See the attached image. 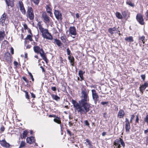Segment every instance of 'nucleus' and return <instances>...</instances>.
Instances as JSON below:
<instances>
[{
    "label": "nucleus",
    "mask_w": 148,
    "mask_h": 148,
    "mask_svg": "<svg viewBox=\"0 0 148 148\" xmlns=\"http://www.w3.org/2000/svg\"><path fill=\"white\" fill-rule=\"evenodd\" d=\"M145 37L144 36H143L141 37H140L139 38V39L142 42H143V44H144L145 42L144 41V40L145 39Z\"/></svg>",
    "instance_id": "obj_40"
},
{
    "label": "nucleus",
    "mask_w": 148,
    "mask_h": 148,
    "mask_svg": "<svg viewBox=\"0 0 148 148\" xmlns=\"http://www.w3.org/2000/svg\"><path fill=\"white\" fill-rule=\"evenodd\" d=\"M51 89L53 91H56V87H52L51 88Z\"/></svg>",
    "instance_id": "obj_58"
},
{
    "label": "nucleus",
    "mask_w": 148,
    "mask_h": 148,
    "mask_svg": "<svg viewBox=\"0 0 148 148\" xmlns=\"http://www.w3.org/2000/svg\"><path fill=\"white\" fill-rule=\"evenodd\" d=\"M38 25L39 29L40 31L44 29L41 25V22L39 21L38 23Z\"/></svg>",
    "instance_id": "obj_33"
},
{
    "label": "nucleus",
    "mask_w": 148,
    "mask_h": 148,
    "mask_svg": "<svg viewBox=\"0 0 148 148\" xmlns=\"http://www.w3.org/2000/svg\"><path fill=\"white\" fill-rule=\"evenodd\" d=\"M53 121L57 123L58 124H60V126L61 127H62L61 125V122L60 117H58V118H55L53 119Z\"/></svg>",
    "instance_id": "obj_28"
},
{
    "label": "nucleus",
    "mask_w": 148,
    "mask_h": 148,
    "mask_svg": "<svg viewBox=\"0 0 148 148\" xmlns=\"http://www.w3.org/2000/svg\"><path fill=\"white\" fill-rule=\"evenodd\" d=\"M11 52L12 54H13L14 53V50L12 47H11Z\"/></svg>",
    "instance_id": "obj_59"
},
{
    "label": "nucleus",
    "mask_w": 148,
    "mask_h": 148,
    "mask_svg": "<svg viewBox=\"0 0 148 148\" xmlns=\"http://www.w3.org/2000/svg\"><path fill=\"white\" fill-rule=\"evenodd\" d=\"M41 52L40 53V54L43 60L46 62H47V59L46 56L45 54L43 49H41Z\"/></svg>",
    "instance_id": "obj_20"
},
{
    "label": "nucleus",
    "mask_w": 148,
    "mask_h": 148,
    "mask_svg": "<svg viewBox=\"0 0 148 148\" xmlns=\"http://www.w3.org/2000/svg\"><path fill=\"white\" fill-rule=\"evenodd\" d=\"M33 49L34 52L37 53H40L41 52V49H43L42 48H40L38 46H34Z\"/></svg>",
    "instance_id": "obj_19"
},
{
    "label": "nucleus",
    "mask_w": 148,
    "mask_h": 148,
    "mask_svg": "<svg viewBox=\"0 0 148 148\" xmlns=\"http://www.w3.org/2000/svg\"><path fill=\"white\" fill-rule=\"evenodd\" d=\"M120 144L124 148L125 146V143L123 139L121 138L116 139L114 143V147L115 148H121V146Z\"/></svg>",
    "instance_id": "obj_4"
},
{
    "label": "nucleus",
    "mask_w": 148,
    "mask_h": 148,
    "mask_svg": "<svg viewBox=\"0 0 148 148\" xmlns=\"http://www.w3.org/2000/svg\"><path fill=\"white\" fill-rule=\"evenodd\" d=\"M40 68L42 69V72H45L44 68L42 66H41Z\"/></svg>",
    "instance_id": "obj_62"
},
{
    "label": "nucleus",
    "mask_w": 148,
    "mask_h": 148,
    "mask_svg": "<svg viewBox=\"0 0 148 148\" xmlns=\"http://www.w3.org/2000/svg\"><path fill=\"white\" fill-rule=\"evenodd\" d=\"M101 104L103 106H108V102H101Z\"/></svg>",
    "instance_id": "obj_39"
},
{
    "label": "nucleus",
    "mask_w": 148,
    "mask_h": 148,
    "mask_svg": "<svg viewBox=\"0 0 148 148\" xmlns=\"http://www.w3.org/2000/svg\"><path fill=\"white\" fill-rule=\"evenodd\" d=\"M86 142L84 143V144H86V143H87L88 145L89 148H93V146L92 144V142L89 140L87 138L85 140Z\"/></svg>",
    "instance_id": "obj_23"
},
{
    "label": "nucleus",
    "mask_w": 148,
    "mask_h": 148,
    "mask_svg": "<svg viewBox=\"0 0 148 148\" xmlns=\"http://www.w3.org/2000/svg\"><path fill=\"white\" fill-rule=\"evenodd\" d=\"M136 19L139 23L141 25H144V20L143 16L141 14H138L136 16Z\"/></svg>",
    "instance_id": "obj_8"
},
{
    "label": "nucleus",
    "mask_w": 148,
    "mask_h": 148,
    "mask_svg": "<svg viewBox=\"0 0 148 148\" xmlns=\"http://www.w3.org/2000/svg\"><path fill=\"white\" fill-rule=\"evenodd\" d=\"M116 17L119 19H122L123 17L121 14L118 12H116L115 14Z\"/></svg>",
    "instance_id": "obj_29"
},
{
    "label": "nucleus",
    "mask_w": 148,
    "mask_h": 148,
    "mask_svg": "<svg viewBox=\"0 0 148 148\" xmlns=\"http://www.w3.org/2000/svg\"><path fill=\"white\" fill-rule=\"evenodd\" d=\"M67 54L68 55H70L71 53V51L69 48H67L66 49Z\"/></svg>",
    "instance_id": "obj_51"
},
{
    "label": "nucleus",
    "mask_w": 148,
    "mask_h": 148,
    "mask_svg": "<svg viewBox=\"0 0 148 148\" xmlns=\"http://www.w3.org/2000/svg\"><path fill=\"white\" fill-rule=\"evenodd\" d=\"M148 86V83L147 82H145L143 84L140 85L139 87L140 90L142 93H143L144 90Z\"/></svg>",
    "instance_id": "obj_12"
},
{
    "label": "nucleus",
    "mask_w": 148,
    "mask_h": 148,
    "mask_svg": "<svg viewBox=\"0 0 148 148\" xmlns=\"http://www.w3.org/2000/svg\"><path fill=\"white\" fill-rule=\"evenodd\" d=\"M23 27H24V29L25 30L27 29L28 28V27L27 26V25L26 24H25L23 25Z\"/></svg>",
    "instance_id": "obj_54"
},
{
    "label": "nucleus",
    "mask_w": 148,
    "mask_h": 148,
    "mask_svg": "<svg viewBox=\"0 0 148 148\" xmlns=\"http://www.w3.org/2000/svg\"><path fill=\"white\" fill-rule=\"evenodd\" d=\"M19 8L22 13L23 14H26V11L24 8L23 4L22 2L19 3Z\"/></svg>",
    "instance_id": "obj_16"
},
{
    "label": "nucleus",
    "mask_w": 148,
    "mask_h": 148,
    "mask_svg": "<svg viewBox=\"0 0 148 148\" xmlns=\"http://www.w3.org/2000/svg\"><path fill=\"white\" fill-rule=\"evenodd\" d=\"M5 128L2 125L1 126L0 128V130L2 132H3L5 130Z\"/></svg>",
    "instance_id": "obj_52"
},
{
    "label": "nucleus",
    "mask_w": 148,
    "mask_h": 148,
    "mask_svg": "<svg viewBox=\"0 0 148 148\" xmlns=\"http://www.w3.org/2000/svg\"><path fill=\"white\" fill-rule=\"evenodd\" d=\"M144 133L145 134H147L148 133V128L147 130H145Z\"/></svg>",
    "instance_id": "obj_64"
},
{
    "label": "nucleus",
    "mask_w": 148,
    "mask_h": 148,
    "mask_svg": "<svg viewBox=\"0 0 148 148\" xmlns=\"http://www.w3.org/2000/svg\"><path fill=\"white\" fill-rule=\"evenodd\" d=\"M6 16L7 14L4 13L1 15L0 18V24L3 26L4 25V23L5 20Z\"/></svg>",
    "instance_id": "obj_10"
},
{
    "label": "nucleus",
    "mask_w": 148,
    "mask_h": 148,
    "mask_svg": "<svg viewBox=\"0 0 148 148\" xmlns=\"http://www.w3.org/2000/svg\"><path fill=\"white\" fill-rule=\"evenodd\" d=\"M35 141V137L33 136L28 137L27 138V142L28 143L32 144Z\"/></svg>",
    "instance_id": "obj_17"
},
{
    "label": "nucleus",
    "mask_w": 148,
    "mask_h": 148,
    "mask_svg": "<svg viewBox=\"0 0 148 148\" xmlns=\"http://www.w3.org/2000/svg\"><path fill=\"white\" fill-rule=\"evenodd\" d=\"M40 0H32L34 3L36 5H38L39 2Z\"/></svg>",
    "instance_id": "obj_45"
},
{
    "label": "nucleus",
    "mask_w": 148,
    "mask_h": 148,
    "mask_svg": "<svg viewBox=\"0 0 148 148\" xmlns=\"http://www.w3.org/2000/svg\"><path fill=\"white\" fill-rule=\"evenodd\" d=\"M22 79L24 80L27 83V84L29 83V81H28V80L25 77H22Z\"/></svg>",
    "instance_id": "obj_43"
},
{
    "label": "nucleus",
    "mask_w": 148,
    "mask_h": 148,
    "mask_svg": "<svg viewBox=\"0 0 148 148\" xmlns=\"http://www.w3.org/2000/svg\"><path fill=\"white\" fill-rule=\"evenodd\" d=\"M54 13L56 18L58 20H62V13L59 10H55Z\"/></svg>",
    "instance_id": "obj_7"
},
{
    "label": "nucleus",
    "mask_w": 148,
    "mask_h": 148,
    "mask_svg": "<svg viewBox=\"0 0 148 148\" xmlns=\"http://www.w3.org/2000/svg\"><path fill=\"white\" fill-rule=\"evenodd\" d=\"M71 102L75 109L81 114L83 113L86 114L90 110V108L81 100L79 101L78 103L76 101L72 99Z\"/></svg>",
    "instance_id": "obj_1"
},
{
    "label": "nucleus",
    "mask_w": 148,
    "mask_h": 148,
    "mask_svg": "<svg viewBox=\"0 0 148 148\" xmlns=\"http://www.w3.org/2000/svg\"><path fill=\"white\" fill-rule=\"evenodd\" d=\"M26 96V98L27 99H29V96L28 95V92L26 91H25Z\"/></svg>",
    "instance_id": "obj_47"
},
{
    "label": "nucleus",
    "mask_w": 148,
    "mask_h": 148,
    "mask_svg": "<svg viewBox=\"0 0 148 148\" xmlns=\"http://www.w3.org/2000/svg\"><path fill=\"white\" fill-rule=\"evenodd\" d=\"M67 133L69 134V135L70 136L71 135V132L69 130H67Z\"/></svg>",
    "instance_id": "obj_55"
},
{
    "label": "nucleus",
    "mask_w": 148,
    "mask_h": 148,
    "mask_svg": "<svg viewBox=\"0 0 148 148\" xmlns=\"http://www.w3.org/2000/svg\"><path fill=\"white\" fill-rule=\"evenodd\" d=\"M68 58L71 66H74L75 59L73 57L69 56H68Z\"/></svg>",
    "instance_id": "obj_21"
},
{
    "label": "nucleus",
    "mask_w": 148,
    "mask_h": 148,
    "mask_svg": "<svg viewBox=\"0 0 148 148\" xmlns=\"http://www.w3.org/2000/svg\"><path fill=\"white\" fill-rule=\"evenodd\" d=\"M28 74H29V75L30 76V78L32 79V81L34 82V79L33 78V77L32 75L30 72H28Z\"/></svg>",
    "instance_id": "obj_42"
},
{
    "label": "nucleus",
    "mask_w": 148,
    "mask_h": 148,
    "mask_svg": "<svg viewBox=\"0 0 148 148\" xmlns=\"http://www.w3.org/2000/svg\"><path fill=\"white\" fill-rule=\"evenodd\" d=\"M88 93V90L84 87H82L81 88V100L90 108V104L88 103L89 101Z\"/></svg>",
    "instance_id": "obj_2"
},
{
    "label": "nucleus",
    "mask_w": 148,
    "mask_h": 148,
    "mask_svg": "<svg viewBox=\"0 0 148 148\" xmlns=\"http://www.w3.org/2000/svg\"><path fill=\"white\" fill-rule=\"evenodd\" d=\"M51 96L53 99L56 101H58L60 99V97L57 95H55L53 94L51 95Z\"/></svg>",
    "instance_id": "obj_30"
},
{
    "label": "nucleus",
    "mask_w": 148,
    "mask_h": 148,
    "mask_svg": "<svg viewBox=\"0 0 148 148\" xmlns=\"http://www.w3.org/2000/svg\"><path fill=\"white\" fill-rule=\"evenodd\" d=\"M27 16L30 20H32L34 18V14L32 8L31 7L28 6L27 8Z\"/></svg>",
    "instance_id": "obj_5"
},
{
    "label": "nucleus",
    "mask_w": 148,
    "mask_h": 148,
    "mask_svg": "<svg viewBox=\"0 0 148 148\" xmlns=\"http://www.w3.org/2000/svg\"><path fill=\"white\" fill-rule=\"evenodd\" d=\"M41 16L43 18V21L45 23H49L50 22L51 18L45 12H43L42 13Z\"/></svg>",
    "instance_id": "obj_6"
},
{
    "label": "nucleus",
    "mask_w": 148,
    "mask_h": 148,
    "mask_svg": "<svg viewBox=\"0 0 148 148\" xmlns=\"http://www.w3.org/2000/svg\"><path fill=\"white\" fill-rule=\"evenodd\" d=\"M0 144L2 146L6 148H9L10 146L9 144L7 143L5 139L0 140Z\"/></svg>",
    "instance_id": "obj_11"
},
{
    "label": "nucleus",
    "mask_w": 148,
    "mask_h": 148,
    "mask_svg": "<svg viewBox=\"0 0 148 148\" xmlns=\"http://www.w3.org/2000/svg\"><path fill=\"white\" fill-rule=\"evenodd\" d=\"M52 42L54 43H56L58 47L61 46L62 44V42L56 38L54 39V41Z\"/></svg>",
    "instance_id": "obj_22"
},
{
    "label": "nucleus",
    "mask_w": 148,
    "mask_h": 148,
    "mask_svg": "<svg viewBox=\"0 0 148 148\" xmlns=\"http://www.w3.org/2000/svg\"><path fill=\"white\" fill-rule=\"evenodd\" d=\"M31 96L32 98H35V95L33 93H31Z\"/></svg>",
    "instance_id": "obj_61"
},
{
    "label": "nucleus",
    "mask_w": 148,
    "mask_h": 148,
    "mask_svg": "<svg viewBox=\"0 0 148 148\" xmlns=\"http://www.w3.org/2000/svg\"><path fill=\"white\" fill-rule=\"evenodd\" d=\"M14 65L16 67L18 65V63L17 62L14 61Z\"/></svg>",
    "instance_id": "obj_57"
},
{
    "label": "nucleus",
    "mask_w": 148,
    "mask_h": 148,
    "mask_svg": "<svg viewBox=\"0 0 148 148\" xmlns=\"http://www.w3.org/2000/svg\"><path fill=\"white\" fill-rule=\"evenodd\" d=\"M125 123H130V121H129V119L127 118H126L125 119Z\"/></svg>",
    "instance_id": "obj_53"
},
{
    "label": "nucleus",
    "mask_w": 148,
    "mask_h": 148,
    "mask_svg": "<svg viewBox=\"0 0 148 148\" xmlns=\"http://www.w3.org/2000/svg\"><path fill=\"white\" fill-rule=\"evenodd\" d=\"M5 58L7 62H10L11 60V56L9 52H6L5 54Z\"/></svg>",
    "instance_id": "obj_15"
},
{
    "label": "nucleus",
    "mask_w": 148,
    "mask_h": 148,
    "mask_svg": "<svg viewBox=\"0 0 148 148\" xmlns=\"http://www.w3.org/2000/svg\"><path fill=\"white\" fill-rule=\"evenodd\" d=\"M31 35V34L27 35L26 37L25 38V40H29L30 41H32L33 39Z\"/></svg>",
    "instance_id": "obj_32"
},
{
    "label": "nucleus",
    "mask_w": 148,
    "mask_h": 148,
    "mask_svg": "<svg viewBox=\"0 0 148 148\" xmlns=\"http://www.w3.org/2000/svg\"><path fill=\"white\" fill-rule=\"evenodd\" d=\"M35 40L36 41H38V35H37L36 36H35Z\"/></svg>",
    "instance_id": "obj_60"
},
{
    "label": "nucleus",
    "mask_w": 148,
    "mask_h": 148,
    "mask_svg": "<svg viewBox=\"0 0 148 148\" xmlns=\"http://www.w3.org/2000/svg\"><path fill=\"white\" fill-rule=\"evenodd\" d=\"M135 117V116L134 114H132L131 117L130 121V123H131L132 122V120L133 119H134V118Z\"/></svg>",
    "instance_id": "obj_44"
},
{
    "label": "nucleus",
    "mask_w": 148,
    "mask_h": 148,
    "mask_svg": "<svg viewBox=\"0 0 148 148\" xmlns=\"http://www.w3.org/2000/svg\"><path fill=\"white\" fill-rule=\"evenodd\" d=\"M25 143L24 141H22L20 145L19 148H21L25 146Z\"/></svg>",
    "instance_id": "obj_34"
},
{
    "label": "nucleus",
    "mask_w": 148,
    "mask_h": 148,
    "mask_svg": "<svg viewBox=\"0 0 148 148\" xmlns=\"http://www.w3.org/2000/svg\"><path fill=\"white\" fill-rule=\"evenodd\" d=\"M130 128L131 127L130 123H125V129L126 132H129Z\"/></svg>",
    "instance_id": "obj_26"
},
{
    "label": "nucleus",
    "mask_w": 148,
    "mask_h": 148,
    "mask_svg": "<svg viewBox=\"0 0 148 148\" xmlns=\"http://www.w3.org/2000/svg\"><path fill=\"white\" fill-rule=\"evenodd\" d=\"M141 77L143 79V81H145L146 77L145 74L141 75Z\"/></svg>",
    "instance_id": "obj_48"
},
{
    "label": "nucleus",
    "mask_w": 148,
    "mask_h": 148,
    "mask_svg": "<svg viewBox=\"0 0 148 148\" xmlns=\"http://www.w3.org/2000/svg\"><path fill=\"white\" fill-rule=\"evenodd\" d=\"M40 32L42 33V36L44 38L50 40H53V37L51 34L49 32L47 29H44Z\"/></svg>",
    "instance_id": "obj_3"
},
{
    "label": "nucleus",
    "mask_w": 148,
    "mask_h": 148,
    "mask_svg": "<svg viewBox=\"0 0 148 148\" xmlns=\"http://www.w3.org/2000/svg\"><path fill=\"white\" fill-rule=\"evenodd\" d=\"M125 114L124 111L122 109H120L118 112L117 116L119 118H123Z\"/></svg>",
    "instance_id": "obj_14"
},
{
    "label": "nucleus",
    "mask_w": 148,
    "mask_h": 148,
    "mask_svg": "<svg viewBox=\"0 0 148 148\" xmlns=\"http://www.w3.org/2000/svg\"><path fill=\"white\" fill-rule=\"evenodd\" d=\"M145 144L147 145L148 144V136H146L145 137Z\"/></svg>",
    "instance_id": "obj_49"
},
{
    "label": "nucleus",
    "mask_w": 148,
    "mask_h": 148,
    "mask_svg": "<svg viewBox=\"0 0 148 148\" xmlns=\"http://www.w3.org/2000/svg\"><path fill=\"white\" fill-rule=\"evenodd\" d=\"M69 34L71 35L75 36L77 32L75 27L74 26H71L69 28Z\"/></svg>",
    "instance_id": "obj_9"
},
{
    "label": "nucleus",
    "mask_w": 148,
    "mask_h": 148,
    "mask_svg": "<svg viewBox=\"0 0 148 148\" xmlns=\"http://www.w3.org/2000/svg\"><path fill=\"white\" fill-rule=\"evenodd\" d=\"M6 4L8 6H11L12 7V1H10V0H5Z\"/></svg>",
    "instance_id": "obj_31"
},
{
    "label": "nucleus",
    "mask_w": 148,
    "mask_h": 148,
    "mask_svg": "<svg viewBox=\"0 0 148 148\" xmlns=\"http://www.w3.org/2000/svg\"><path fill=\"white\" fill-rule=\"evenodd\" d=\"M93 99L95 103V104H96L98 101L99 100V99Z\"/></svg>",
    "instance_id": "obj_56"
},
{
    "label": "nucleus",
    "mask_w": 148,
    "mask_h": 148,
    "mask_svg": "<svg viewBox=\"0 0 148 148\" xmlns=\"http://www.w3.org/2000/svg\"><path fill=\"white\" fill-rule=\"evenodd\" d=\"M116 31V28L114 27L113 28H110L108 29V31L111 34H113L114 33V32Z\"/></svg>",
    "instance_id": "obj_25"
},
{
    "label": "nucleus",
    "mask_w": 148,
    "mask_h": 148,
    "mask_svg": "<svg viewBox=\"0 0 148 148\" xmlns=\"http://www.w3.org/2000/svg\"><path fill=\"white\" fill-rule=\"evenodd\" d=\"M85 72H83L82 70H80L78 71V74L81 78V81H82L84 79L83 75L84 73Z\"/></svg>",
    "instance_id": "obj_24"
},
{
    "label": "nucleus",
    "mask_w": 148,
    "mask_h": 148,
    "mask_svg": "<svg viewBox=\"0 0 148 148\" xmlns=\"http://www.w3.org/2000/svg\"><path fill=\"white\" fill-rule=\"evenodd\" d=\"M46 9L47 12L49 14V16L51 17L53 16V14L51 12L52 9L51 7L49 5H47L46 7Z\"/></svg>",
    "instance_id": "obj_18"
},
{
    "label": "nucleus",
    "mask_w": 148,
    "mask_h": 148,
    "mask_svg": "<svg viewBox=\"0 0 148 148\" xmlns=\"http://www.w3.org/2000/svg\"><path fill=\"white\" fill-rule=\"evenodd\" d=\"M144 121L148 124V114L146 115L144 119Z\"/></svg>",
    "instance_id": "obj_41"
},
{
    "label": "nucleus",
    "mask_w": 148,
    "mask_h": 148,
    "mask_svg": "<svg viewBox=\"0 0 148 148\" xmlns=\"http://www.w3.org/2000/svg\"><path fill=\"white\" fill-rule=\"evenodd\" d=\"M27 130H25L23 131V137L24 138H25L26 137L27 135Z\"/></svg>",
    "instance_id": "obj_35"
},
{
    "label": "nucleus",
    "mask_w": 148,
    "mask_h": 148,
    "mask_svg": "<svg viewBox=\"0 0 148 148\" xmlns=\"http://www.w3.org/2000/svg\"><path fill=\"white\" fill-rule=\"evenodd\" d=\"M31 47V46L30 45H28L26 46V49H29Z\"/></svg>",
    "instance_id": "obj_63"
},
{
    "label": "nucleus",
    "mask_w": 148,
    "mask_h": 148,
    "mask_svg": "<svg viewBox=\"0 0 148 148\" xmlns=\"http://www.w3.org/2000/svg\"><path fill=\"white\" fill-rule=\"evenodd\" d=\"M92 96L93 99H99V96L95 89L91 90Z\"/></svg>",
    "instance_id": "obj_13"
},
{
    "label": "nucleus",
    "mask_w": 148,
    "mask_h": 148,
    "mask_svg": "<svg viewBox=\"0 0 148 148\" xmlns=\"http://www.w3.org/2000/svg\"><path fill=\"white\" fill-rule=\"evenodd\" d=\"M84 123L86 126H87L88 127H89V123L88 120H86L85 121H84Z\"/></svg>",
    "instance_id": "obj_46"
},
{
    "label": "nucleus",
    "mask_w": 148,
    "mask_h": 148,
    "mask_svg": "<svg viewBox=\"0 0 148 148\" xmlns=\"http://www.w3.org/2000/svg\"><path fill=\"white\" fill-rule=\"evenodd\" d=\"M66 37L65 36H62L60 39L63 42L65 43L66 42Z\"/></svg>",
    "instance_id": "obj_36"
},
{
    "label": "nucleus",
    "mask_w": 148,
    "mask_h": 148,
    "mask_svg": "<svg viewBox=\"0 0 148 148\" xmlns=\"http://www.w3.org/2000/svg\"><path fill=\"white\" fill-rule=\"evenodd\" d=\"M126 3L127 4L129 5L130 6L132 7H134L135 6V5L134 3H132L131 1H127Z\"/></svg>",
    "instance_id": "obj_37"
},
{
    "label": "nucleus",
    "mask_w": 148,
    "mask_h": 148,
    "mask_svg": "<svg viewBox=\"0 0 148 148\" xmlns=\"http://www.w3.org/2000/svg\"><path fill=\"white\" fill-rule=\"evenodd\" d=\"M139 118L138 115H137L136 116V118L135 120L136 123H139Z\"/></svg>",
    "instance_id": "obj_50"
},
{
    "label": "nucleus",
    "mask_w": 148,
    "mask_h": 148,
    "mask_svg": "<svg viewBox=\"0 0 148 148\" xmlns=\"http://www.w3.org/2000/svg\"><path fill=\"white\" fill-rule=\"evenodd\" d=\"M125 40L130 42H133L134 41L133 37L132 36H130L128 37H126L125 38Z\"/></svg>",
    "instance_id": "obj_27"
},
{
    "label": "nucleus",
    "mask_w": 148,
    "mask_h": 148,
    "mask_svg": "<svg viewBox=\"0 0 148 148\" xmlns=\"http://www.w3.org/2000/svg\"><path fill=\"white\" fill-rule=\"evenodd\" d=\"M122 14L123 17L125 18L127 15V12L126 11H122L121 12Z\"/></svg>",
    "instance_id": "obj_38"
}]
</instances>
